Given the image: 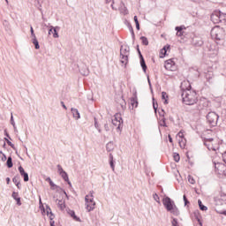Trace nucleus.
Listing matches in <instances>:
<instances>
[{
  "instance_id": "f257e3e1",
  "label": "nucleus",
  "mask_w": 226,
  "mask_h": 226,
  "mask_svg": "<svg viewBox=\"0 0 226 226\" xmlns=\"http://www.w3.org/2000/svg\"><path fill=\"white\" fill-rule=\"evenodd\" d=\"M181 96L185 105H195V103L198 102L197 93L195 91H192L189 88L185 89L182 87Z\"/></svg>"
},
{
  "instance_id": "f03ea898",
  "label": "nucleus",
  "mask_w": 226,
  "mask_h": 226,
  "mask_svg": "<svg viewBox=\"0 0 226 226\" xmlns=\"http://www.w3.org/2000/svg\"><path fill=\"white\" fill-rule=\"evenodd\" d=\"M162 204L165 209L168 211V213H170L174 216H179V208H177V206H176L174 200L169 198V196H166L162 199Z\"/></svg>"
},
{
  "instance_id": "7ed1b4c3",
  "label": "nucleus",
  "mask_w": 226,
  "mask_h": 226,
  "mask_svg": "<svg viewBox=\"0 0 226 226\" xmlns=\"http://www.w3.org/2000/svg\"><path fill=\"white\" fill-rule=\"evenodd\" d=\"M210 34L214 40L220 41V40H223V38H225V30L223 27L215 26L214 28H212Z\"/></svg>"
},
{
  "instance_id": "20e7f679",
  "label": "nucleus",
  "mask_w": 226,
  "mask_h": 226,
  "mask_svg": "<svg viewBox=\"0 0 226 226\" xmlns=\"http://www.w3.org/2000/svg\"><path fill=\"white\" fill-rule=\"evenodd\" d=\"M130 56V47L121 46L120 48V63L128 64V57Z\"/></svg>"
},
{
  "instance_id": "39448f33",
  "label": "nucleus",
  "mask_w": 226,
  "mask_h": 226,
  "mask_svg": "<svg viewBox=\"0 0 226 226\" xmlns=\"http://www.w3.org/2000/svg\"><path fill=\"white\" fill-rule=\"evenodd\" d=\"M219 116L215 113V112H209L207 115V120L208 124H210V126H216V124H218V119H219Z\"/></svg>"
},
{
  "instance_id": "423d86ee",
  "label": "nucleus",
  "mask_w": 226,
  "mask_h": 226,
  "mask_svg": "<svg viewBox=\"0 0 226 226\" xmlns=\"http://www.w3.org/2000/svg\"><path fill=\"white\" fill-rule=\"evenodd\" d=\"M85 202H86V206H87L86 207L88 213L94 209L96 206V202H94V200H93V198H89V195H86Z\"/></svg>"
},
{
  "instance_id": "0eeeda50",
  "label": "nucleus",
  "mask_w": 226,
  "mask_h": 226,
  "mask_svg": "<svg viewBox=\"0 0 226 226\" xmlns=\"http://www.w3.org/2000/svg\"><path fill=\"white\" fill-rule=\"evenodd\" d=\"M112 124L117 126V130H121V126H123V118L119 113H117L114 116V119H112Z\"/></svg>"
},
{
  "instance_id": "6e6552de",
  "label": "nucleus",
  "mask_w": 226,
  "mask_h": 226,
  "mask_svg": "<svg viewBox=\"0 0 226 226\" xmlns=\"http://www.w3.org/2000/svg\"><path fill=\"white\" fill-rule=\"evenodd\" d=\"M213 140H215L213 138L204 139V146L207 147L208 151H216V147L213 145Z\"/></svg>"
},
{
  "instance_id": "1a4fd4ad",
  "label": "nucleus",
  "mask_w": 226,
  "mask_h": 226,
  "mask_svg": "<svg viewBox=\"0 0 226 226\" xmlns=\"http://www.w3.org/2000/svg\"><path fill=\"white\" fill-rule=\"evenodd\" d=\"M210 19L214 24H220V22H222V16H220V11L212 13Z\"/></svg>"
},
{
  "instance_id": "9d476101",
  "label": "nucleus",
  "mask_w": 226,
  "mask_h": 226,
  "mask_svg": "<svg viewBox=\"0 0 226 226\" xmlns=\"http://www.w3.org/2000/svg\"><path fill=\"white\" fill-rule=\"evenodd\" d=\"M215 170L218 174H222V172H225V164L215 162Z\"/></svg>"
},
{
  "instance_id": "9b49d317",
  "label": "nucleus",
  "mask_w": 226,
  "mask_h": 226,
  "mask_svg": "<svg viewBox=\"0 0 226 226\" xmlns=\"http://www.w3.org/2000/svg\"><path fill=\"white\" fill-rule=\"evenodd\" d=\"M192 45H194V47H202L204 41H202L200 37H194L192 39Z\"/></svg>"
},
{
  "instance_id": "f8f14e48",
  "label": "nucleus",
  "mask_w": 226,
  "mask_h": 226,
  "mask_svg": "<svg viewBox=\"0 0 226 226\" xmlns=\"http://www.w3.org/2000/svg\"><path fill=\"white\" fill-rule=\"evenodd\" d=\"M140 66L144 72V73H146V72L147 71V65L146 64V60H144V56L142 55H140Z\"/></svg>"
},
{
  "instance_id": "ddd939ff",
  "label": "nucleus",
  "mask_w": 226,
  "mask_h": 226,
  "mask_svg": "<svg viewBox=\"0 0 226 226\" xmlns=\"http://www.w3.org/2000/svg\"><path fill=\"white\" fill-rule=\"evenodd\" d=\"M71 112L74 117V119H80V113L79 112V109H75V108H72L71 109Z\"/></svg>"
},
{
  "instance_id": "4468645a",
  "label": "nucleus",
  "mask_w": 226,
  "mask_h": 226,
  "mask_svg": "<svg viewBox=\"0 0 226 226\" xmlns=\"http://www.w3.org/2000/svg\"><path fill=\"white\" fill-rule=\"evenodd\" d=\"M11 197L14 199V200H16L18 206H22L20 197H19V192H13Z\"/></svg>"
},
{
  "instance_id": "2eb2a0df",
  "label": "nucleus",
  "mask_w": 226,
  "mask_h": 226,
  "mask_svg": "<svg viewBox=\"0 0 226 226\" xmlns=\"http://www.w3.org/2000/svg\"><path fill=\"white\" fill-rule=\"evenodd\" d=\"M205 77L208 82H211V80H213V77H215V74L213 73V72L207 71L205 73Z\"/></svg>"
},
{
  "instance_id": "dca6fc26",
  "label": "nucleus",
  "mask_w": 226,
  "mask_h": 226,
  "mask_svg": "<svg viewBox=\"0 0 226 226\" xmlns=\"http://www.w3.org/2000/svg\"><path fill=\"white\" fill-rule=\"evenodd\" d=\"M56 202L59 209H61V211H64V207H66V206L64 205V202L61 200H56Z\"/></svg>"
},
{
  "instance_id": "f3484780",
  "label": "nucleus",
  "mask_w": 226,
  "mask_h": 226,
  "mask_svg": "<svg viewBox=\"0 0 226 226\" xmlns=\"http://www.w3.org/2000/svg\"><path fill=\"white\" fill-rule=\"evenodd\" d=\"M79 72L81 75H84L85 77H87V75H89V69L87 67L79 69Z\"/></svg>"
},
{
  "instance_id": "a211bd4d",
  "label": "nucleus",
  "mask_w": 226,
  "mask_h": 226,
  "mask_svg": "<svg viewBox=\"0 0 226 226\" xmlns=\"http://www.w3.org/2000/svg\"><path fill=\"white\" fill-rule=\"evenodd\" d=\"M68 214L70 215V216H72V218H73V220H75V222H80V219L76 216L75 211L70 210Z\"/></svg>"
},
{
  "instance_id": "6ab92c4d",
  "label": "nucleus",
  "mask_w": 226,
  "mask_h": 226,
  "mask_svg": "<svg viewBox=\"0 0 226 226\" xmlns=\"http://www.w3.org/2000/svg\"><path fill=\"white\" fill-rule=\"evenodd\" d=\"M106 150L110 153V151H114V143L112 142H109L107 145H106Z\"/></svg>"
},
{
  "instance_id": "aec40b11",
  "label": "nucleus",
  "mask_w": 226,
  "mask_h": 226,
  "mask_svg": "<svg viewBox=\"0 0 226 226\" xmlns=\"http://www.w3.org/2000/svg\"><path fill=\"white\" fill-rule=\"evenodd\" d=\"M172 64H174V61L172 60H167L166 63H165V68L166 70H170Z\"/></svg>"
},
{
  "instance_id": "412c9836",
  "label": "nucleus",
  "mask_w": 226,
  "mask_h": 226,
  "mask_svg": "<svg viewBox=\"0 0 226 226\" xmlns=\"http://www.w3.org/2000/svg\"><path fill=\"white\" fill-rule=\"evenodd\" d=\"M12 183H14V185H16V186H19V185H20V177L19 176H15L12 178Z\"/></svg>"
},
{
  "instance_id": "4be33fe9",
  "label": "nucleus",
  "mask_w": 226,
  "mask_h": 226,
  "mask_svg": "<svg viewBox=\"0 0 226 226\" xmlns=\"http://www.w3.org/2000/svg\"><path fill=\"white\" fill-rule=\"evenodd\" d=\"M57 31H59V26H53V38H59Z\"/></svg>"
},
{
  "instance_id": "5701e85b",
  "label": "nucleus",
  "mask_w": 226,
  "mask_h": 226,
  "mask_svg": "<svg viewBox=\"0 0 226 226\" xmlns=\"http://www.w3.org/2000/svg\"><path fill=\"white\" fill-rule=\"evenodd\" d=\"M6 165L8 167V169H11V167H13V161L11 159V156H9L7 158Z\"/></svg>"
},
{
  "instance_id": "b1692460",
  "label": "nucleus",
  "mask_w": 226,
  "mask_h": 226,
  "mask_svg": "<svg viewBox=\"0 0 226 226\" xmlns=\"http://www.w3.org/2000/svg\"><path fill=\"white\" fill-rule=\"evenodd\" d=\"M199 207L201 211H207V207L204 206L202 204V200H198Z\"/></svg>"
},
{
  "instance_id": "393cba45",
  "label": "nucleus",
  "mask_w": 226,
  "mask_h": 226,
  "mask_svg": "<svg viewBox=\"0 0 226 226\" xmlns=\"http://www.w3.org/2000/svg\"><path fill=\"white\" fill-rule=\"evenodd\" d=\"M94 128L98 130L99 133H102V128H100V124H98V119L94 117Z\"/></svg>"
},
{
  "instance_id": "a878e982",
  "label": "nucleus",
  "mask_w": 226,
  "mask_h": 226,
  "mask_svg": "<svg viewBox=\"0 0 226 226\" xmlns=\"http://www.w3.org/2000/svg\"><path fill=\"white\" fill-rule=\"evenodd\" d=\"M32 43L34 44L36 50L40 49V42L38 41V39L36 38L32 39Z\"/></svg>"
},
{
  "instance_id": "bb28decb",
  "label": "nucleus",
  "mask_w": 226,
  "mask_h": 226,
  "mask_svg": "<svg viewBox=\"0 0 226 226\" xmlns=\"http://www.w3.org/2000/svg\"><path fill=\"white\" fill-rule=\"evenodd\" d=\"M140 40H141L142 45H146V46L149 45V41L146 36H141Z\"/></svg>"
},
{
  "instance_id": "cd10ccee",
  "label": "nucleus",
  "mask_w": 226,
  "mask_h": 226,
  "mask_svg": "<svg viewBox=\"0 0 226 226\" xmlns=\"http://www.w3.org/2000/svg\"><path fill=\"white\" fill-rule=\"evenodd\" d=\"M131 105L132 107H138L139 102L137 101V98H133V97L131 98Z\"/></svg>"
},
{
  "instance_id": "c85d7f7f",
  "label": "nucleus",
  "mask_w": 226,
  "mask_h": 226,
  "mask_svg": "<svg viewBox=\"0 0 226 226\" xmlns=\"http://www.w3.org/2000/svg\"><path fill=\"white\" fill-rule=\"evenodd\" d=\"M180 147L185 148L186 146V139L185 138H182L181 139L178 140Z\"/></svg>"
},
{
  "instance_id": "c756f323",
  "label": "nucleus",
  "mask_w": 226,
  "mask_h": 226,
  "mask_svg": "<svg viewBox=\"0 0 226 226\" xmlns=\"http://www.w3.org/2000/svg\"><path fill=\"white\" fill-rule=\"evenodd\" d=\"M167 49H170V46H164L163 49L161 51V54H162V56L161 57H165L167 55Z\"/></svg>"
},
{
  "instance_id": "7c9ffc66",
  "label": "nucleus",
  "mask_w": 226,
  "mask_h": 226,
  "mask_svg": "<svg viewBox=\"0 0 226 226\" xmlns=\"http://www.w3.org/2000/svg\"><path fill=\"white\" fill-rule=\"evenodd\" d=\"M134 22L136 25V29L138 31H140V24L139 23V19L137 18V16H134Z\"/></svg>"
},
{
  "instance_id": "2f4dec72",
  "label": "nucleus",
  "mask_w": 226,
  "mask_h": 226,
  "mask_svg": "<svg viewBox=\"0 0 226 226\" xmlns=\"http://www.w3.org/2000/svg\"><path fill=\"white\" fill-rule=\"evenodd\" d=\"M11 124L13 126L14 128V132H17V126L15 125V120L13 119V114H11Z\"/></svg>"
},
{
  "instance_id": "473e14b6",
  "label": "nucleus",
  "mask_w": 226,
  "mask_h": 226,
  "mask_svg": "<svg viewBox=\"0 0 226 226\" xmlns=\"http://www.w3.org/2000/svg\"><path fill=\"white\" fill-rule=\"evenodd\" d=\"M60 176L64 181H68L70 179L68 177V173H66V171H64L62 174H60Z\"/></svg>"
},
{
  "instance_id": "72a5a7b5",
  "label": "nucleus",
  "mask_w": 226,
  "mask_h": 226,
  "mask_svg": "<svg viewBox=\"0 0 226 226\" xmlns=\"http://www.w3.org/2000/svg\"><path fill=\"white\" fill-rule=\"evenodd\" d=\"M217 206H225L226 205V200H223L222 199H218L216 201Z\"/></svg>"
},
{
  "instance_id": "f704fd0d",
  "label": "nucleus",
  "mask_w": 226,
  "mask_h": 226,
  "mask_svg": "<svg viewBox=\"0 0 226 226\" xmlns=\"http://www.w3.org/2000/svg\"><path fill=\"white\" fill-rule=\"evenodd\" d=\"M162 100H165V101H164V103H165V104L169 103V102L167 101V98H169V95H167V93H166V92H162Z\"/></svg>"
},
{
  "instance_id": "c9c22d12",
  "label": "nucleus",
  "mask_w": 226,
  "mask_h": 226,
  "mask_svg": "<svg viewBox=\"0 0 226 226\" xmlns=\"http://www.w3.org/2000/svg\"><path fill=\"white\" fill-rule=\"evenodd\" d=\"M221 22L226 23V14L220 11Z\"/></svg>"
},
{
  "instance_id": "e433bc0d",
  "label": "nucleus",
  "mask_w": 226,
  "mask_h": 226,
  "mask_svg": "<svg viewBox=\"0 0 226 226\" xmlns=\"http://www.w3.org/2000/svg\"><path fill=\"white\" fill-rule=\"evenodd\" d=\"M174 161L177 163L179 160H181V157L179 156V154L175 153L173 155Z\"/></svg>"
},
{
  "instance_id": "4c0bfd02",
  "label": "nucleus",
  "mask_w": 226,
  "mask_h": 226,
  "mask_svg": "<svg viewBox=\"0 0 226 226\" xmlns=\"http://www.w3.org/2000/svg\"><path fill=\"white\" fill-rule=\"evenodd\" d=\"M165 121H166L165 117H162L161 119L160 124H161V126H163L164 128H167V123Z\"/></svg>"
},
{
  "instance_id": "58836bf2",
  "label": "nucleus",
  "mask_w": 226,
  "mask_h": 226,
  "mask_svg": "<svg viewBox=\"0 0 226 226\" xmlns=\"http://www.w3.org/2000/svg\"><path fill=\"white\" fill-rule=\"evenodd\" d=\"M21 177H23L25 183H27V181H29V174H27V172Z\"/></svg>"
},
{
  "instance_id": "ea45409f",
  "label": "nucleus",
  "mask_w": 226,
  "mask_h": 226,
  "mask_svg": "<svg viewBox=\"0 0 226 226\" xmlns=\"http://www.w3.org/2000/svg\"><path fill=\"white\" fill-rule=\"evenodd\" d=\"M175 29H176L177 34H179V33H180V34L183 33L184 26H176Z\"/></svg>"
},
{
  "instance_id": "a19ab883",
  "label": "nucleus",
  "mask_w": 226,
  "mask_h": 226,
  "mask_svg": "<svg viewBox=\"0 0 226 226\" xmlns=\"http://www.w3.org/2000/svg\"><path fill=\"white\" fill-rule=\"evenodd\" d=\"M172 226H179V222H177V219L173 218L171 222Z\"/></svg>"
},
{
  "instance_id": "79ce46f5",
  "label": "nucleus",
  "mask_w": 226,
  "mask_h": 226,
  "mask_svg": "<svg viewBox=\"0 0 226 226\" xmlns=\"http://www.w3.org/2000/svg\"><path fill=\"white\" fill-rule=\"evenodd\" d=\"M188 181L191 185H195V179L192 176H188Z\"/></svg>"
},
{
  "instance_id": "37998d69",
  "label": "nucleus",
  "mask_w": 226,
  "mask_h": 226,
  "mask_svg": "<svg viewBox=\"0 0 226 226\" xmlns=\"http://www.w3.org/2000/svg\"><path fill=\"white\" fill-rule=\"evenodd\" d=\"M19 174L20 176H24L26 172L24 170V168L22 166L19 167Z\"/></svg>"
},
{
  "instance_id": "c03bdc74",
  "label": "nucleus",
  "mask_w": 226,
  "mask_h": 226,
  "mask_svg": "<svg viewBox=\"0 0 226 226\" xmlns=\"http://www.w3.org/2000/svg\"><path fill=\"white\" fill-rule=\"evenodd\" d=\"M56 167L58 169L59 176H61V174H63V172H65L64 170H63V167H61L60 164H58Z\"/></svg>"
},
{
  "instance_id": "a18cd8bd",
  "label": "nucleus",
  "mask_w": 226,
  "mask_h": 226,
  "mask_svg": "<svg viewBox=\"0 0 226 226\" xmlns=\"http://www.w3.org/2000/svg\"><path fill=\"white\" fill-rule=\"evenodd\" d=\"M129 29H130L132 40H135V32H133V27L130 26Z\"/></svg>"
},
{
  "instance_id": "49530a36",
  "label": "nucleus",
  "mask_w": 226,
  "mask_h": 226,
  "mask_svg": "<svg viewBox=\"0 0 226 226\" xmlns=\"http://www.w3.org/2000/svg\"><path fill=\"white\" fill-rule=\"evenodd\" d=\"M49 186H51L52 190H55L56 188H59L52 180L49 182Z\"/></svg>"
},
{
  "instance_id": "de8ad7c7",
  "label": "nucleus",
  "mask_w": 226,
  "mask_h": 226,
  "mask_svg": "<svg viewBox=\"0 0 226 226\" xmlns=\"http://www.w3.org/2000/svg\"><path fill=\"white\" fill-rule=\"evenodd\" d=\"M46 213L48 216L49 215H52V209L50 208V207L49 206L46 207Z\"/></svg>"
},
{
  "instance_id": "09e8293b",
  "label": "nucleus",
  "mask_w": 226,
  "mask_h": 226,
  "mask_svg": "<svg viewBox=\"0 0 226 226\" xmlns=\"http://www.w3.org/2000/svg\"><path fill=\"white\" fill-rule=\"evenodd\" d=\"M216 211L219 215H224L226 216V210H220L218 207L216 208Z\"/></svg>"
},
{
  "instance_id": "8fccbe9b",
  "label": "nucleus",
  "mask_w": 226,
  "mask_h": 226,
  "mask_svg": "<svg viewBox=\"0 0 226 226\" xmlns=\"http://www.w3.org/2000/svg\"><path fill=\"white\" fill-rule=\"evenodd\" d=\"M154 200H155L156 202H158V204H160V197L158 196V194L156 193L154 194Z\"/></svg>"
},
{
  "instance_id": "3c124183",
  "label": "nucleus",
  "mask_w": 226,
  "mask_h": 226,
  "mask_svg": "<svg viewBox=\"0 0 226 226\" xmlns=\"http://www.w3.org/2000/svg\"><path fill=\"white\" fill-rule=\"evenodd\" d=\"M184 199V202H185V206H188V204H190V201L188 200V199L186 198V195L183 196Z\"/></svg>"
},
{
  "instance_id": "603ef678",
  "label": "nucleus",
  "mask_w": 226,
  "mask_h": 226,
  "mask_svg": "<svg viewBox=\"0 0 226 226\" xmlns=\"http://www.w3.org/2000/svg\"><path fill=\"white\" fill-rule=\"evenodd\" d=\"M5 140H6L7 144H8V146L12 147V149L15 147V145H13V143H11V141H10L8 139L5 138Z\"/></svg>"
},
{
  "instance_id": "864d4df0",
  "label": "nucleus",
  "mask_w": 226,
  "mask_h": 226,
  "mask_svg": "<svg viewBox=\"0 0 226 226\" xmlns=\"http://www.w3.org/2000/svg\"><path fill=\"white\" fill-rule=\"evenodd\" d=\"M132 98L137 99V89H135V88L132 89Z\"/></svg>"
},
{
  "instance_id": "5fc2aeb1",
  "label": "nucleus",
  "mask_w": 226,
  "mask_h": 226,
  "mask_svg": "<svg viewBox=\"0 0 226 226\" xmlns=\"http://www.w3.org/2000/svg\"><path fill=\"white\" fill-rule=\"evenodd\" d=\"M153 107H154V112H156L158 110V103H154V102H153Z\"/></svg>"
},
{
  "instance_id": "6e6d98bb",
  "label": "nucleus",
  "mask_w": 226,
  "mask_h": 226,
  "mask_svg": "<svg viewBox=\"0 0 226 226\" xmlns=\"http://www.w3.org/2000/svg\"><path fill=\"white\" fill-rule=\"evenodd\" d=\"M159 116H160L161 117H164V116H165V110L161 109V111H159Z\"/></svg>"
},
{
  "instance_id": "4d7b16f0",
  "label": "nucleus",
  "mask_w": 226,
  "mask_h": 226,
  "mask_svg": "<svg viewBox=\"0 0 226 226\" xmlns=\"http://www.w3.org/2000/svg\"><path fill=\"white\" fill-rule=\"evenodd\" d=\"M109 165H110V168L112 169L113 172H114V170H115L114 161H109Z\"/></svg>"
},
{
  "instance_id": "13d9d810",
  "label": "nucleus",
  "mask_w": 226,
  "mask_h": 226,
  "mask_svg": "<svg viewBox=\"0 0 226 226\" xmlns=\"http://www.w3.org/2000/svg\"><path fill=\"white\" fill-rule=\"evenodd\" d=\"M104 130H105V132H110V128L109 127V124H104Z\"/></svg>"
},
{
  "instance_id": "bf43d9fd",
  "label": "nucleus",
  "mask_w": 226,
  "mask_h": 226,
  "mask_svg": "<svg viewBox=\"0 0 226 226\" xmlns=\"http://www.w3.org/2000/svg\"><path fill=\"white\" fill-rule=\"evenodd\" d=\"M177 135H178L179 138L185 139V138H184L185 135L183 134V131H180Z\"/></svg>"
},
{
  "instance_id": "052dcab7",
  "label": "nucleus",
  "mask_w": 226,
  "mask_h": 226,
  "mask_svg": "<svg viewBox=\"0 0 226 226\" xmlns=\"http://www.w3.org/2000/svg\"><path fill=\"white\" fill-rule=\"evenodd\" d=\"M50 222H54V213L49 214Z\"/></svg>"
},
{
  "instance_id": "680f3d73",
  "label": "nucleus",
  "mask_w": 226,
  "mask_h": 226,
  "mask_svg": "<svg viewBox=\"0 0 226 226\" xmlns=\"http://www.w3.org/2000/svg\"><path fill=\"white\" fill-rule=\"evenodd\" d=\"M94 191H90V194H88L90 199H94Z\"/></svg>"
},
{
  "instance_id": "e2e57ef3",
  "label": "nucleus",
  "mask_w": 226,
  "mask_h": 226,
  "mask_svg": "<svg viewBox=\"0 0 226 226\" xmlns=\"http://www.w3.org/2000/svg\"><path fill=\"white\" fill-rule=\"evenodd\" d=\"M222 160L226 163V151L222 154Z\"/></svg>"
},
{
  "instance_id": "0e129e2a",
  "label": "nucleus",
  "mask_w": 226,
  "mask_h": 226,
  "mask_svg": "<svg viewBox=\"0 0 226 226\" xmlns=\"http://www.w3.org/2000/svg\"><path fill=\"white\" fill-rule=\"evenodd\" d=\"M196 220H197V222H199V225H200V226H203V225H202V221H200V219H199V217H196Z\"/></svg>"
},
{
  "instance_id": "69168bd1",
  "label": "nucleus",
  "mask_w": 226,
  "mask_h": 226,
  "mask_svg": "<svg viewBox=\"0 0 226 226\" xmlns=\"http://www.w3.org/2000/svg\"><path fill=\"white\" fill-rule=\"evenodd\" d=\"M2 162H6V154H3Z\"/></svg>"
},
{
  "instance_id": "338daca9",
  "label": "nucleus",
  "mask_w": 226,
  "mask_h": 226,
  "mask_svg": "<svg viewBox=\"0 0 226 226\" xmlns=\"http://www.w3.org/2000/svg\"><path fill=\"white\" fill-rule=\"evenodd\" d=\"M54 26H50L49 30V34H50L51 33H54Z\"/></svg>"
},
{
  "instance_id": "774afa93",
  "label": "nucleus",
  "mask_w": 226,
  "mask_h": 226,
  "mask_svg": "<svg viewBox=\"0 0 226 226\" xmlns=\"http://www.w3.org/2000/svg\"><path fill=\"white\" fill-rule=\"evenodd\" d=\"M55 223H56V222H55L54 221H50V222H49L50 226H56Z\"/></svg>"
}]
</instances>
